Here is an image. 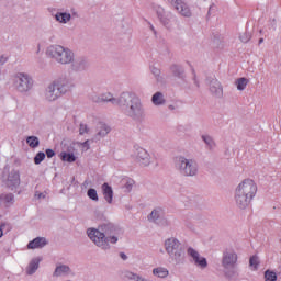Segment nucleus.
Wrapping results in <instances>:
<instances>
[{
	"label": "nucleus",
	"instance_id": "f257e3e1",
	"mask_svg": "<svg viewBox=\"0 0 281 281\" xmlns=\"http://www.w3.org/2000/svg\"><path fill=\"white\" fill-rule=\"evenodd\" d=\"M46 56L57 63V65H70L71 71L80 74L88 67L87 58L76 56L74 49L60 44H53L46 48Z\"/></svg>",
	"mask_w": 281,
	"mask_h": 281
},
{
	"label": "nucleus",
	"instance_id": "f03ea898",
	"mask_svg": "<svg viewBox=\"0 0 281 281\" xmlns=\"http://www.w3.org/2000/svg\"><path fill=\"white\" fill-rule=\"evenodd\" d=\"M120 108L123 109L126 117H130L134 122H144L146 120V108L135 92H122L120 94Z\"/></svg>",
	"mask_w": 281,
	"mask_h": 281
},
{
	"label": "nucleus",
	"instance_id": "7ed1b4c3",
	"mask_svg": "<svg viewBox=\"0 0 281 281\" xmlns=\"http://www.w3.org/2000/svg\"><path fill=\"white\" fill-rule=\"evenodd\" d=\"M258 194V184L251 178L243 179L235 188L234 201L238 210H247Z\"/></svg>",
	"mask_w": 281,
	"mask_h": 281
},
{
	"label": "nucleus",
	"instance_id": "20e7f679",
	"mask_svg": "<svg viewBox=\"0 0 281 281\" xmlns=\"http://www.w3.org/2000/svg\"><path fill=\"white\" fill-rule=\"evenodd\" d=\"M164 247L171 265H183V262H186L183 244L177 237L167 238L164 243Z\"/></svg>",
	"mask_w": 281,
	"mask_h": 281
},
{
	"label": "nucleus",
	"instance_id": "39448f33",
	"mask_svg": "<svg viewBox=\"0 0 281 281\" xmlns=\"http://www.w3.org/2000/svg\"><path fill=\"white\" fill-rule=\"evenodd\" d=\"M106 226H102L101 231L97 229V228H88L87 229V234L88 237L90 238V240L100 249H103L104 251H106L108 249H111V245H109V243H111L112 245H115V243H117V237L115 236H110L106 237V232H104V228Z\"/></svg>",
	"mask_w": 281,
	"mask_h": 281
},
{
	"label": "nucleus",
	"instance_id": "423d86ee",
	"mask_svg": "<svg viewBox=\"0 0 281 281\" xmlns=\"http://www.w3.org/2000/svg\"><path fill=\"white\" fill-rule=\"evenodd\" d=\"M175 166L182 177H196L199 175V162L194 158L179 155L175 158Z\"/></svg>",
	"mask_w": 281,
	"mask_h": 281
},
{
	"label": "nucleus",
	"instance_id": "0eeeda50",
	"mask_svg": "<svg viewBox=\"0 0 281 281\" xmlns=\"http://www.w3.org/2000/svg\"><path fill=\"white\" fill-rule=\"evenodd\" d=\"M221 265L226 278H234L236 276V267H238V254L233 249L224 250Z\"/></svg>",
	"mask_w": 281,
	"mask_h": 281
},
{
	"label": "nucleus",
	"instance_id": "6e6552de",
	"mask_svg": "<svg viewBox=\"0 0 281 281\" xmlns=\"http://www.w3.org/2000/svg\"><path fill=\"white\" fill-rule=\"evenodd\" d=\"M12 82L18 93H30L34 89V79L25 72H16L12 76Z\"/></svg>",
	"mask_w": 281,
	"mask_h": 281
},
{
	"label": "nucleus",
	"instance_id": "1a4fd4ad",
	"mask_svg": "<svg viewBox=\"0 0 281 281\" xmlns=\"http://www.w3.org/2000/svg\"><path fill=\"white\" fill-rule=\"evenodd\" d=\"M57 91L59 92V95H67V93H71L76 89V83L74 80L69 77H60L57 80H54Z\"/></svg>",
	"mask_w": 281,
	"mask_h": 281
},
{
	"label": "nucleus",
	"instance_id": "9d476101",
	"mask_svg": "<svg viewBox=\"0 0 281 281\" xmlns=\"http://www.w3.org/2000/svg\"><path fill=\"white\" fill-rule=\"evenodd\" d=\"M187 255L190 258V262L198 267V269H207V259L201 256V252H199V250L192 247H188Z\"/></svg>",
	"mask_w": 281,
	"mask_h": 281
},
{
	"label": "nucleus",
	"instance_id": "9b49d317",
	"mask_svg": "<svg viewBox=\"0 0 281 281\" xmlns=\"http://www.w3.org/2000/svg\"><path fill=\"white\" fill-rule=\"evenodd\" d=\"M134 159L136 164L140 165L143 168L153 164V156L143 147H135Z\"/></svg>",
	"mask_w": 281,
	"mask_h": 281
},
{
	"label": "nucleus",
	"instance_id": "f8f14e48",
	"mask_svg": "<svg viewBox=\"0 0 281 281\" xmlns=\"http://www.w3.org/2000/svg\"><path fill=\"white\" fill-rule=\"evenodd\" d=\"M42 98L45 102H48V103L60 100L61 97H60V92H58V89L56 88V82L52 81L50 83L47 85V87L44 89Z\"/></svg>",
	"mask_w": 281,
	"mask_h": 281
},
{
	"label": "nucleus",
	"instance_id": "ddd939ff",
	"mask_svg": "<svg viewBox=\"0 0 281 281\" xmlns=\"http://www.w3.org/2000/svg\"><path fill=\"white\" fill-rule=\"evenodd\" d=\"M168 3L177 10L178 13H180L181 16H186L187 19H190L192 16V11L190 10V7L183 0H168Z\"/></svg>",
	"mask_w": 281,
	"mask_h": 281
},
{
	"label": "nucleus",
	"instance_id": "4468645a",
	"mask_svg": "<svg viewBox=\"0 0 281 281\" xmlns=\"http://www.w3.org/2000/svg\"><path fill=\"white\" fill-rule=\"evenodd\" d=\"M92 101H94L97 104H100L102 102H111V104L120 106V97L115 98L111 92H103L99 95H94L92 97Z\"/></svg>",
	"mask_w": 281,
	"mask_h": 281
},
{
	"label": "nucleus",
	"instance_id": "2eb2a0df",
	"mask_svg": "<svg viewBox=\"0 0 281 281\" xmlns=\"http://www.w3.org/2000/svg\"><path fill=\"white\" fill-rule=\"evenodd\" d=\"M160 23H162L164 27L167 30H172V23H175L176 18L175 14L170 11H165L160 14H158Z\"/></svg>",
	"mask_w": 281,
	"mask_h": 281
},
{
	"label": "nucleus",
	"instance_id": "dca6fc26",
	"mask_svg": "<svg viewBox=\"0 0 281 281\" xmlns=\"http://www.w3.org/2000/svg\"><path fill=\"white\" fill-rule=\"evenodd\" d=\"M97 133L94 134V139L100 142V139H104L109 133H111V126L106 123H98L95 127Z\"/></svg>",
	"mask_w": 281,
	"mask_h": 281
},
{
	"label": "nucleus",
	"instance_id": "f3484780",
	"mask_svg": "<svg viewBox=\"0 0 281 281\" xmlns=\"http://www.w3.org/2000/svg\"><path fill=\"white\" fill-rule=\"evenodd\" d=\"M19 186H21V175L19 171H11L7 179V187L14 191Z\"/></svg>",
	"mask_w": 281,
	"mask_h": 281
},
{
	"label": "nucleus",
	"instance_id": "a211bd4d",
	"mask_svg": "<svg viewBox=\"0 0 281 281\" xmlns=\"http://www.w3.org/2000/svg\"><path fill=\"white\" fill-rule=\"evenodd\" d=\"M209 89L213 95H216V98L223 95V86L216 78L209 79Z\"/></svg>",
	"mask_w": 281,
	"mask_h": 281
},
{
	"label": "nucleus",
	"instance_id": "6ab92c4d",
	"mask_svg": "<svg viewBox=\"0 0 281 281\" xmlns=\"http://www.w3.org/2000/svg\"><path fill=\"white\" fill-rule=\"evenodd\" d=\"M102 194L104 196V200L109 205L113 203V188L109 186V183L104 182L101 187Z\"/></svg>",
	"mask_w": 281,
	"mask_h": 281
},
{
	"label": "nucleus",
	"instance_id": "aec40b11",
	"mask_svg": "<svg viewBox=\"0 0 281 281\" xmlns=\"http://www.w3.org/2000/svg\"><path fill=\"white\" fill-rule=\"evenodd\" d=\"M71 268L67 265H58L53 272V278H61V276H69Z\"/></svg>",
	"mask_w": 281,
	"mask_h": 281
},
{
	"label": "nucleus",
	"instance_id": "412c9836",
	"mask_svg": "<svg viewBox=\"0 0 281 281\" xmlns=\"http://www.w3.org/2000/svg\"><path fill=\"white\" fill-rule=\"evenodd\" d=\"M47 245V239L45 237H37L29 243L27 249H43Z\"/></svg>",
	"mask_w": 281,
	"mask_h": 281
},
{
	"label": "nucleus",
	"instance_id": "4be33fe9",
	"mask_svg": "<svg viewBox=\"0 0 281 281\" xmlns=\"http://www.w3.org/2000/svg\"><path fill=\"white\" fill-rule=\"evenodd\" d=\"M40 265H41V258L32 259L26 268L27 276H34V273L38 271Z\"/></svg>",
	"mask_w": 281,
	"mask_h": 281
},
{
	"label": "nucleus",
	"instance_id": "5701e85b",
	"mask_svg": "<svg viewBox=\"0 0 281 281\" xmlns=\"http://www.w3.org/2000/svg\"><path fill=\"white\" fill-rule=\"evenodd\" d=\"M55 20L57 21V23L67 25V23H69V21H71V13L59 11L55 14Z\"/></svg>",
	"mask_w": 281,
	"mask_h": 281
},
{
	"label": "nucleus",
	"instance_id": "b1692460",
	"mask_svg": "<svg viewBox=\"0 0 281 281\" xmlns=\"http://www.w3.org/2000/svg\"><path fill=\"white\" fill-rule=\"evenodd\" d=\"M155 278L166 279L170 276V271L166 267H157L153 269Z\"/></svg>",
	"mask_w": 281,
	"mask_h": 281
},
{
	"label": "nucleus",
	"instance_id": "393cba45",
	"mask_svg": "<svg viewBox=\"0 0 281 281\" xmlns=\"http://www.w3.org/2000/svg\"><path fill=\"white\" fill-rule=\"evenodd\" d=\"M162 216H164V209L156 207L148 215V221H150V223H157L159 218H161Z\"/></svg>",
	"mask_w": 281,
	"mask_h": 281
},
{
	"label": "nucleus",
	"instance_id": "a878e982",
	"mask_svg": "<svg viewBox=\"0 0 281 281\" xmlns=\"http://www.w3.org/2000/svg\"><path fill=\"white\" fill-rule=\"evenodd\" d=\"M4 207H12L14 205V193H3L0 196Z\"/></svg>",
	"mask_w": 281,
	"mask_h": 281
},
{
	"label": "nucleus",
	"instance_id": "bb28decb",
	"mask_svg": "<svg viewBox=\"0 0 281 281\" xmlns=\"http://www.w3.org/2000/svg\"><path fill=\"white\" fill-rule=\"evenodd\" d=\"M151 102L154 106H164V104H166V98L164 97V93L156 92L151 97Z\"/></svg>",
	"mask_w": 281,
	"mask_h": 281
},
{
	"label": "nucleus",
	"instance_id": "cd10ccee",
	"mask_svg": "<svg viewBox=\"0 0 281 281\" xmlns=\"http://www.w3.org/2000/svg\"><path fill=\"white\" fill-rule=\"evenodd\" d=\"M201 139L204 142L207 150H214L216 148V142L212 136L204 134L201 136Z\"/></svg>",
	"mask_w": 281,
	"mask_h": 281
},
{
	"label": "nucleus",
	"instance_id": "c85d7f7f",
	"mask_svg": "<svg viewBox=\"0 0 281 281\" xmlns=\"http://www.w3.org/2000/svg\"><path fill=\"white\" fill-rule=\"evenodd\" d=\"M247 85H249V79L241 77L235 80V87L237 91H245L247 89Z\"/></svg>",
	"mask_w": 281,
	"mask_h": 281
},
{
	"label": "nucleus",
	"instance_id": "c756f323",
	"mask_svg": "<svg viewBox=\"0 0 281 281\" xmlns=\"http://www.w3.org/2000/svg\"><path fill=\"white\" fill-rule=\"evenodd\" d=\"M170 71L172 76H175L176 78H183V74H184L183 67L173 64L170 66Z\"/></svg>",
	"mask_w": 281,
	"mask_h": 281
},
{
	"label": "nucleus",
	"instance_id": "7c9ffc66",
	"mask_svg": "<svg viewBox=\"0 0 281 281\" xmlns=\"http://www.w3.org/2000/svg\"><path fill=\"white\" fill-rule=\"evenodd\" d=\"M60 159H61V161H67L68 164H74V161H76V156L71 153L61 151Z\"/></svg>",
	"mask_w": 281,
	"mask_h": 281
},
{
	"label": "nucleus",
	"instance_id": "2f4dec72",
	"mask_svg": "<svg viewBox=\"0 0 281 281\" xmlns=\"http://www.w3.org/2000/svg\"><path fill=\"white\" fill-rule=\"evenodd\" d=\"M26 144L30 146V148H38V144H41V140H38V137L36 136H29L26 138Z\"/></svg>",
	"mask_w": 281,
	"mask_h": 281
},
{
	"label": "nucleus",
	"instance_id": "473e14b6",
	"mask_svg": "<svg viewBox=\"0 0 281 281\" xmlns=\"http://www.w3.org/2000/svg\"><path fill=\"white\" fill-rule=\"evenodd\" d=\"M265 281H278V274L272 270H266L263 273Z\"/></svg>",
	"mask_w": 281,
	"mask_h": 281
},
{
	"label": "nucleus",
	"instance_id": "72a5a7b5",
	"mask_svg": "<svg viewBox=\"0 0 281 281\" xmlns=\"http://www.w3.org/2000/svg\"><path fill=\"white\" fill-rule=\"evenodd\" d=\"M151 74L156 78L157 82H164V77L161 76V70L159 68L153 66Z\"/></svg>",
	"mask_w": 281,
	"mask_h": 281
},
{
	"label": "nucleus",
	"instance_id": "f704fd0d",
	"mask_svg": "<svg viewBox=\"0 0 281 281\" xmlns=\"http://www.w3.org/2000/svg\"><path fill=\"white\" fill-rule=\"evenodd\" d=\"M259 265H260V259H258L257 256L250 257L249 267H251L254 269V271H256L258 269Z\"/></svg>",
	"mask_w": 281,
	"mask_h": 281
},
{
	"label": "nucleus",
	"instance_id": "c9c22d12",
	"mask_svg": "<svg viewBox=\"0 0 281 281\" xmlns=\"http://www.w3.org/2000/svg\"><path fill=\"white\" fill-rule=\"evenodd\" d=\"M156 225H159V227H170V221L162 215L159 221L156 222Z\"/></svg>",
	"mask_w": 281,
	"mask_h": 281
},
{
	"label": "nucleus",
	"instance_id": "e433bc0d",
	"mask_svg": "<svg viewBox=\"0 0 281 281\" xmlns=\"http://www.w3.org/2000/svg\"><path fill=\"white\" fill-rule=\"evenodd\" d=\"M44 160H45V153H43V151L37 153L36 156L34 157V164L36 166H38Z\"/></svg>",
	"mask_w": 281,
	"mask_h": 281
},
{
	"label": "nucleus",
	"instance_id": "4c0bfd02",
	"mask_svg": "<svg viewBox=\"0 0 281 281\" xmlns=\"http://www.w3.org/2000/svg\"><path fill=\"white\" fill-rule=\"evenodd\" d=\"M88 196L91 199V201H99L100 199L98 198V191L95 189H89L88 190Z\"/></svg>",
	"mask_w": 281,
	"mask_h": 281
},
{
	"label": "nucleus",
	"instance_id": "58836bf2",
	"mask_svg": "<svg viewBox=\"0 0 281 281\" xmlns=\"http://www.w3.org/2000/svg\"><path fill=\"white\" fill-rule=\"evenodd\" d=\"M133 186H135V181L133 180H127L125 184L123 186L124 192H131L133 190Z\"/></svg>",
	"mask_w": 281,
	"mask_h": 281
},
{
	"label": "nucleus",
	"instance_id": "ea45409f",
	"mask_svg": "<svg viewBox=\"0 0 281 281\" xmlns=\"http://www.w3.org/2000/svg\"><path fill=\"white\" fill-rule=\"evenodd\" d=\"M239 41H241V43H249V41H251V34H249V33H241L239 35Z\"/></svg>",
	"mask_w": 281,
	"mask_h": 281
},
{
	"label": "nucleus",
	"instance_id": "a19ab883",
	"mask_svg": "<svg viewBox=\"0 0 281 281\" xmlns=\"http://www.w3.org/2000/svg\"><path fill=\"white\" fill-rule=\"evenodd\" d=\"M89 133V126L85 123L79 125V135H87Z\"/></svg>",
	"mask_w": 281,
	"mask_h": 281
},
{
	"label": "nucleus",
	"instance_id": "79ce46f5",
	"mask_svg": "<svg viewBox=\"0 0 281 281\" xmlns=\"http://www.w3.org/2000/svg\"><path fill=\"white\" fill-rule=\"evenodd\" d=\"M213 45L214 47H216L217 49H223V47H225V45L223 44V42L221 40H214L213 41Z\"/></svg>",
	"mask_w": 281,
	"mask_h": 281
},
{
	"label": "nucleus",
	"instance_id": "37998d69",
	"mask_svg": "<svg viewBox=\"0 0 281 281\" xmlns=\"http://www.w3.org/2000/svg\"><path fill=\"white\" fill-rule=\"evenodd\" d=\"M79 146L82 148L83 151H87L89 150V148H91V146L89 145V139L83 143H79Z\"/></svg>",
	"mask_w": 281,
	"mask_h": 281
},
{
	"label": "nucleus",
	"instance_id": "c03bdc74",
	"mask_svg": "<svg viewBox=\"0 0 281 281\" xmlns=\"http://www.w3.org/2000/svg\"><path fill=\"white\" fill-rule=\"evenodd\" d=\"M56 155V153L53 149H46V156L48 157V159H52V157H54Z\"/></svg>",
	"mask_w": 281,
	"mask_h": 281
},
{
	"label": "nucleus",
	"instance_id": "a18cd8bd",
	"mask_svg": "<svg viewBox=\"0 0 281 281\" xmlns=\"http://www.w3.org/2000/svg\"><path fill=\"white\" fill-rule=\"evenodd\" d=\"M120 258H122V260H128V256H126L124 252L120 254Z\"/></svg>",
	"mask_w": 281,
	"mask_h": 281
},
{
	"label": "nucleus",
	"instance_id": "49530a36",
	"mask_svg": "<svg viewBox=\"0 0 281 281\" xmlns=\"http://www.w3.org/2000/svg\"><path fill=\"white\" fill-rule=\"evenodd\" d=\"M150 30L154 32V34H157V31H155V26H153V24H150Z\"/></svg>",
	"mask_w": 281,
	"mask_h": 281
},
{
	"label": "nucleus",
	"instance_id": "de8ad7c7",
	"mask_svg": "<svg viewBox=\"0 0 281 281\" xmlns=\"http://www.w3.org/2000/svg\"><path fill=\"white\" fill-rule=\"evenodd\" d=\"M0 238H3V228L0 227Z\"/></svg>",
	"mask_w": 281,
	"mask_h": 281
},
{
	"label": "nucleus",
	"instance_id": "09e8293b",
	"mask_svg": "<svg viewBox=\"0 0 281 281\" xmlns=\"http://www.w3.org/2000/svg\"><path fill=\"white\" fill-rule=\"evenodd\" d=\"M259 43H265V40H263V38H260V40H259Z\"/></svg>",
	"mask_w": 281,
	"mask_h": 281
},
{
	"label": "nucleus",
	"instance_id": "8fccbe9b",
	"mask_svg": "<svg viewBox=\"0 0 281 281\" xmlns=\"http://www.w3.org/2000/svg\"><path fill=\"white\" fill-rule=\"evenodd\" d=\"M211 12H212V7H210V9H209V14H211Z\"/></svg>",
	"mask_w": 281,
	"mask_h": 281
},
{
	"label": "nucleus",
	"instance_id": "3c124183",
	"mask_svg": "<svg viewBox=\"0 0 281 281\" xmlns=\"http://www.w3.org/2000/svg\"><path fill=\"white\" fill-rule=\"evenodd\" d=\"M42 196H43V193H40V194H38V199H42Z\"/></svg>",
	"mask_w": 281,
	"mask_h": 281
}]
</instances>
